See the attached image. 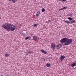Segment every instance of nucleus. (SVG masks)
<instances>
[{"label":"nucleus","instance_id":"nucleus-19","mask_svg":"<svg viewBox=\"0 0 76 76\" xmlns=\"http://www.w3.org/2000/svg\"><path fill=\"white\" fill-rule=\"evenodd\" d=\"M12 1L13 3H15L16 0H12Z\"/></svg>","mask_w":76,"mask_h":76},{"label":"nucleus","instance_id":"nucleus-17","mask_svg":"<svg viewBox=\"0 0 76 76\" xmlns=\"http://www.w3.org/2000/svg\"><path fill=\"white\" fill-rule=\"evenodd\" d=\"M75 22V20H72L71 22V23H74Z\"/></svg>","mask_w":76,"mask_h":76},{"label":"nucleus","instance_id":"nucleus-26","mask_svg":"<svg viewBox=\"0 0 76 76\" xmlns=\"http://www.w3.org/2000/svg\"><path fill=\"white\" fill-rule=\"evenodd\" d=\"M9 1H12V0H8Z\"/></svg>","mask_w":76,"mask_h":76},{"label":"nucleus","instance_id":"nucleus-21","mask_svg":"<svg viewBox=\"0 0 76 76\" xmlns=\"http://www.w3.org/2000/svg\"><path fill=\"white\" fill-rule=\"evenodd\" d=\"M62 8L63 9V10H64V9H66V7H64Z\"/></svg>","mask_w":76,"mask_h":76},{"label":"nucleus","instance_id":"nucleus-25","mask_svg":"<svg viewBox=\"0 0 76 76\" xmlns=\"http://www.w3.org/2000/svg\"><path fill=\"white\" fill-rule=\"evenodd\" d=\"M26 56H28V54L26 53Z\"/></svg>","mask_w":76,"mask_h":76},{"label":"nucleus","instance_id":"nucleus-12","mask_svg":"<svg viewBox=\"0 0 76 76\" xmlns=\"http://www.w3.org/2000/svg\"><path fill=\"white\" fill-rule=\"evenodd\" d=\"M50 65H51L50 64V63H47L46 64V66L48 67H50Z\"/></svg>","mask_w":76,"mask_h":76},{"label":"nucleus","instance_id":"nucleus-10","mask_svg":"<svg viewBox=\"0 0 76 76\" xmlns=\"http://www.w3.org/2000/svg\"><path fill=\"white\" fill-rule=\"evenodd\" d=\"M65 22L66 23V24H68V23H70L71 22L69 21H65Z\"/></svg>","mask_w":76,"mask_h":76},{"label":"nucleus","instance_id":"nucleus-13","mask_svg":"<svg viewBox=\"0 0 76 76\" xmlns=\"http://www.w3.org/2000/svg\"><path fill=\"white\" fill-rule=\"evenodd\" d=\"M57 1H61V2H65L66 0H57Z\"/></svg>","mask_w":76,"mask_h":76},{"label":"nucleus","instance_id":"nucleus-20","mask_svg":"<svg viewBox=\"0 0 76 76\" xmlns=\"http://www.w3.org/2000/svg\"><path fill=\"white\" fill-rule=\"evenodd\" d=\"M33 52H32V51H29V54H33Z\"/></svg>","mask_w":76,"mask_h":76},{"label":"nucleus","instance_id":"nucleus-11","mask_svg":"<svg viewBox=\"0 0 76 76\" xmlns=\"http://www.w3.org/2000/svg\"><path fill=\"white\" fill-rule=\"evenodd\" d=\"M10 54H9L7 53L5 54V56L6 57H8L9 56Z\"/></svg>","mask_w":76,"mask_h":76},{"label":"nucleus","instance_id":"nucleus-15","mask_svg":"<svg viewBox=\"0 0 76 76\" xmlns=\"http://www.w3.org/2000/svg\"><path fill=\"white\" fill-rule=\"evenodd\" d=\"M69 20H70V21H72V20L73 18H71V17H69L68 18Z\"/></svg>","mask_w":76,"mask_h":76},{"label":"nucleus","instance_id":"nucleus-23","mask_svg":"<svg viewBox=\"0 0 76 76\" xmlns=\"http://www.w3.org/2000/svg\"><path fill=\"white\" fill-rule=\"evenodd\" d=\"M22 34L23 35H24L25 34V33H23Z\"/></svg>","mask_w":76,"mask_h":76},{"label":"nucleus","instance_id":"nucleus-8","mask_svg":"<svg viewBox=\"0 0 76 76\" xmlns=\"http://www.w3.org/2000/svg\"><path fill=\"white\" fill-rule=\"evenodd\" d=\"M76 63H73V64H72L71 65V67H75V66H76Z\"/></svg>","mask_w":76,"mask_h":76},{"label":"nucleus","instance_id":"nucleus-5","mask_svg":"<svg viewBox=\"0 0 76 76\" xmlns=\"http://www.w3.org/2000/svg\"><path fill=\"white\" fill-rule=\"evenodd\" d=\"M62 47V45L61 44H59L56 46V47L58 48H60Z\"/></svg>","mask_w":76,"mask_h":76},{"label":"nucleus","instance_id":"nucleus-14","mask_svg":"<svg viewBox=\"0 0 76 76\" xmlns=\"http://www.w3.org/2000/svg\"><path fill=\"white\" fill-rule=\"evenodd\" d=\"M30 38V37L29 36L26 37L25 38V40H28V39H29V38Z\"/></svg>","mask_w":76,"mask_h":76},{"label":"nucleus","instance_id":"nucleus-3","mask_svg":"<svg viewBox=\"0 0 76 76\" xmlns=\"http://www.w3.org/2000/svg\"><path fill=\"white\" fill-rule=\"evenodd\" d=\"M66 58V56L64 55L61 56L60 57V60L61 61H63L64 58Z\"/></svg>","mask_w":76,"mask_h":76},{"label":"nucleus","instance_id":"nucleus-24","mask_svg":"<svg viewBox=\"0 0 76 76\" xmlns=\"http://www.w3.org/2000/svg\"><path fill=\"white\" fill-rule=\"evenodd\" d=\"M27 54H29V52H27Z\"/></svg>","mask_w":76,"mask_h":76},{"label":"nucleus","instance_id":"nucleus-1","mask_svg":"<svg viewBox=\"0 0 76 76\" xmlns=\"http://www.w3.org/2000/svg\"><path fill=\"white\" fill-rule=\"evenodd\" d=\"M2 27L8 31L10 30L11 31H13L16 28L17 26L16 25H13L12 24L5 23L2 25Z\"/></svg>","mask_w":76,"mask_h":76},{"label":"nucleus","instance_id":"nucleus-18","mask_svg":"<svg viewBox=\"0 0 76 76\" xmlns=\"http://www.w3.org/2000/svg\"><path fill=\"white\" fill-rule=\"evenodd\" d=\"M45 9H44V8L42 9V12H45Z\"/></svg>","mask_w":76,"mask_h":76},{"label":"nucleus","instance_id":"nucleus-16","mask_svg":"<svg viewBox=\"0 0 76 76\" xmlns=\"http://www.w3.org/2000/svg\"><path fill=\"white\" fill-rule=\"evenodd\" d=\"M38 24H34L33 25V26H34L35 27L37 26H38Z\"/></svg>","mask_w":76,"mask_h":76},{"label":"nucleus","instance_id":"nucleus-6","mask_svg":"<svg viewBox=\"0 0 76 76\" xmlns=\"http://www.w3.org/2000/svg\"><path fill=\"white\" fill-rule=\"evenodd\" d=\"M56 47V45L52 43L51 45V47L52 48H54Z\"/></svg>","mask_w":76,"mask_h":76},{"label":"nucleus","instance_id":"nucleus-22","mask_svg":"<svg viewBox=\"0 0 76 76\" xmlns=\"http://www.w3.org/2000/svg\"><path fill=\"white\" fill-rule=\"evenodd\" d=\"M63 10V8H61V9H60L59 10Z\"/></svg>","mask_w":76,"mask_h":76},{"label":"nucleus","instance_id":"nucleus-4","mask_svg":"<svg viewBox=\"0 0 76 76\" xmlns=\"http://www.w3.org/2000/svg\"><path fill=\"white\" fill-rule=\"evenodd\" d=\"M32 38H33V39H35L36 40H39V38L38 37L36 36H33L32 37Z\"/></svg>","mask_w":76,"mask_h":76},{"label":"nucleus","instance_id":"nucleus-9","mask_svg":"<svg viewBox=\"0 0 76 76\" xmlns=\"http://www.w3.org/2000/svg\"><path fill=\"white\" fill-rule=\"evenodd\" d=\"M39 14H40V12L39 11H38L36 14V17H38L39 15Z\"/></svg>","mask_w":76,"mask_h":76},{"label":"nucleus","instance_id":"nucleus-7","mask_svg":"<svg viewBox=\"0 0 76 76\" xmlns=\"http://www.w3.org/2000/svg\"><path fill=\"white\" fill-rule=\"evenodd\" d=\"M41 52H42V53H44V54H48V53H47V52L44 51V50H41Z\"/></svg>","mask_w":76,"mask_h":76},{"label":"nucleus","instance_id":"nucleus-2","mask_svg":"<svg viewBox=\"0 0 76 76\" xmlns=\"http://www.w3.org/2000/svg\"><path fill=\"white\" fill-rule=\"evenodd\" d=\"M73 40L72 39H68L67 38H64L62 39H61L60 42L61 43H64L65 45H69V44H70L72 42V41Z\"/></svg>","mask_w":76,"mask_h":76}]
</instances>
